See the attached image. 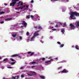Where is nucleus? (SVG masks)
Returning a JSON list of instances; mask_svg holds the SVG:
<instances>
[{"label":"nucleus","mask_w":79,"mask_h":79,"mask_svg":"<svg viewBox=\"0 0 79 79\" xmlns=\"http://www.w3.org/2000/svg\"><path fill=\"white\" fill-rule=\"evenodd\" d=\"M54 1H58V0H53Z\"/></svg>","instance_id":"58"},{"label":"nucleus","mask_w":79,"mask_h":79,"mask_svg":"<svg viewBox=\"0 0 79 79\" xmlns=\"http://www.w3.org/2000/svg\"><path fill=\"white\" fill-rule=\"evenodd\" d=\"M34 54V53H31V56H32V55H33Z\"/></svg>","instance_id":"51"},{"label":"nucleus","mask_w":79,"mask_h":79,"mask_svg":"<svg viewBox=\"0 0 79 79\" xmlns=\"http://www.w3.org/2000/svg\"><path fill=\"white\" fill-rule=\"evenodd\" d=\"M15 26H17V25H15L11 26V28H13V27H15Z\"/></svg>","instance_id":"24"},{"label":"nucleus","mask_w":79,"mask_h":79,"mask_svg":"<svg viewBox=\"0 0 79 79\" xmlns=\"http://www.w3.org/2000/svg\"><path fill=\"white\" fill-rule=\"evenodd\" d=\"M23 8H26L24 9V10H27V9L29 8V6L24 5L23 6L20 7L19 8L20 9H23Z\"/></svg>","instance_id":"6"},{"label":"nucleus","mask_w":79,"mask_h":79,"mask_svg":"<svg viewBox=\"0 0 79 79\" xmlns=\"http://www.w3.org/2000/svg\"><path fill=\"white\" fill-rule=\"evenodd\" d=\"M35 19L34 20V21H38L40 20V17L38 15L35 14L34 15Z\"/></svg>","instance_id":"4"},{"label":"nucleus","mask_w":79,"mask_h":79,"mask_svg":"<svg viewBox=\"0 0 79 79\" xmlns=\"http://www.w3.org/2000/svg\"><path fill=\"white\" fill-rule=\"evenodd\" d=\"M52 58V57H50L48 58V59H51Z\"/></svg>","instance_id":"56"},{"label":"nucleus","mask_w":79,"mask_h":79,"mask_svg":"<svg viewBox=\"0 0 79 79\" xmlns=\"http://www.w3.org/2000/svg\"><path fill=\"white\" fill-rule=\"evenodd\" d=\"M17 5H18L17 6H19V5H20V6H23V2H22V1H19V3H17Z\"/></svg>","instance_id":"11"},{"label":"nucleus","mask_w":79,"mask_h":79,"mask_svg":"<svg viewBox=\"0 0 79 79\" xmlns=\"http://www.w3.org/2000/svg\"><path fill=\"white\" fill-rule=\"evenodd\" d=\"M41 59L42 60H45V59L44 58H41Z\"/></svg>","instance_id":"44"},{"label":"nucleus","mask_w":79,"mask_h":79,"mask_svg":"<svg viewBox=\"0 0 79 79\" xmlns=\"http://www.w3.org/2000/svg\"><path fill=\"white\" fill-rule=\"evenodd\" d=\"M34 66H32L31 68H34Z\"/></svg>","instance_id":"59"},{"label":"nucleus","mask_w":79,"mask_h":79,"mask_svg":"<svg viewBox=\"0 0 79 79\" xmlns=\"http://www.w3.org/2000/svg\"><path fill=\"white\" fill-rule=\"evenodd\" d=\"M1 68H2V69H4V66H1Z\"/></svg>","instance_id":"43"},{"label":"nucleus","mask_w":79,"mask_h":79,"mask_svg":"<svg viewBox=\"0 0 79 79\" xmlns=\"http://www.w3.org/2000/svg\"><path fill=\"white\" fill-rule=\"evenodd\" d=\"M26 34H27V35H29V33L28 32H27Z\"/></svg>","instance_id":"40"},{"label":"nucleus","mask_w":79,"mask_h":79,"mask_svg":"<svg viewBox=\"0 0 79 79\" xmlns=\"http://www.w3.org/2000/svg\"><path fill=\"white\" fill-rule=\"evenodd\" d=\"M75 48H76V49H77V50H79V46H78V45H76L75 46Z\"/></svg>","instance_id":"20"},{"label":"nucleus","mask_w":79,"mask_h":79,"mask_svg":"<svg viewBox=\"0 0 79 79\" xmlns=\"http://www.w3.org/2000/svg\"><path fill=\"white\" fill-rule=\"evenodd\" d=\"M4 13H5L4 12L0 11V15H2V14H4Z\"/></svg>","instance_id":"23"},{"label":"nucleus","mask_w":79,"mask_h":79,"mask_svg":"<svg viewBox=\"0 0 79 79\" xmlns=\"http://www.w3.org/2000/svg\"><path fill=\"white\" fill-rule=\"evenodd\" d=\"M4 5H5V6H7V5H8V4L6 3H4Z\"/></svg>","instance_id":"39"},{"label":"nucleus","mask_w":79,"mask_h":79,"mask_svg":"<svg viewBox=\"0 0 79 79\" xmlns=\"http://www.w3.org/2000/svg\"><path fill=\"white\" fill-rule=\"evenodd\" d=\"M41 39H43V36H42V37L41 38Z\"/></svg>","instance_id":"62"},{"label":"nucleus","mask_w":79,"mask_h":79,"mask_svg":"<svg viewBox=\"0 0 79 79\" xmlns=\"http://www.w3.org/2000/svg\"><path fill=\"white\" fill-rule=\"evenodd\" d=\"M61 68H62V67H58L57 69H61Z\"/></svg>","instance_id":"33"},{"label":"nucleus","mask_w":79,"mask_h":79,"mask_svg":"<svg viewBox=\"0 0 79 79\" xmlns=\"http://www.w3.org/2000/svg\"><path fill=\"white\" fill-rule=\"evenodd\" d=\"M30 73L31 74H30L29 73H28V76H32V75H35V74H36V73L34 72L30 71Z\"/></svg>","instance_id":"8"},{"label":"nucleus","mask_w":79,"mask_h":79,"mask_svg":"<svg viewBox=\"0 0 79 79\" xmlns=\"http://www.w3.org/2000/svg\"><path fill=\"white\" fill-rule=\"evenodd\" d=\"M66 26V22H64L63 23V27H64V26Z\"/></svg>","instance_id":"27"},{"label":"nucleus","mask_w":79,"mask_h":79,"mask_svg":"<svg viewBox=\"0 0 79 79\" xmlns=\"http://www.w3.org/2000/svg\"><path fill=\"white\" fill-rule=\"evenodd\" d=\"M37 26H34V28H35V29H37Z\"/></svg>","instance_id":"46"},{"label":"nucleus","mask_w":79,"mask_h":79,"mask_svg":"<svg viewBox=\"0 0 79 79\" xmlns=\"http://www.w3.org/2000/svg\"><path fill=\"white\" fill-rule=\"evenodd\" d=\"M64 11H65V10H62V12H64Z\"/></svg>","instance_id":"57"},{"label":"nucleus","mask_w":79,"mask_h":79,"mask_svg":"<svg viewBox=\"0 0 79 79\" xmlns=\"http://www.w3.org/2000/svg\"><path fill=\"white\" fill-rule=\"evenodd\" d=\"M69 71L68 70H67L66 69H64L63 71H61L59 72V74L61 73V74H63V73H69Z\"/></svg>","instance_id":"5"},{"label":"nucleus","mask_w":79,"mask_h":79,"mask_svg":"<svg viewBox=\"0 0 79 79\" xmlns=\"http://www.w3.org/2000/svg\"><path fill=\"white\" fill-rule=\"evenodd\" d=\"M15 63H16V61H15V62H12L11 64L12 65H13V64H15Z\"/></svg>","instance_id":"30"},{"label":"nucleus","mask_w":79,"mask_h":79,"mask_svg":"<svg viewBox=\"0 0 79 79\" xmlns=\"http://www.w3.org/2000/svg\"><path fill=\"white\" fill-rule=\"evenodd\" d=\"M52 31H59V30L58 29H56L55 28H54L52 29Z\"/></svg>","instance_id":"18"},{"label":"nucleus","mask_w":79,"mask_h":79,"mask_svg":"<svg viewBox=\"0 0 79 79\" xmlns=\"http://www.w3.org/2000/svg\"><path fill=\"white\" fill-rule=\"evenodd\" d=\"M70 26L71 27V29H70V30H72V29H75V28L76 27L72 24H70Z\"/></svg>","instance_id":"10"},{"label":"nucleus","mask_w":79,"mask_h":79,"mask_svg":"<svg viewBox=\"0 0 79 79\" xmlns=\"http://www.w3.org/2000/svg\"><path fill=\"white\" fill-rule=\"evenodd\" d=\"M30 18V15H28L26 17V19H29V18Z\"/></svg>","instance_id":"22"},{"label":"nucleus","mask_w":79,"mask_h":79,"mask_svg":"<svg viewBox=\"0 0 79 79\" xmlns=\"http://www.w3.org/2000/svg\"><path fill=\"white\" fill-rule=\"evenodd\" d=\"M18 38L19 39H17V40L18 41H21V40H22L23 39V38H22V37L21 36H19L18 37Z\"/></svg>","instance_id":"13"},{"label":"nucleus","mask_w":79,"mask_h":79,"mask_svg":"<svg viewBox=\"0 0 79 79\" xmlns=\"http://www.w3.org/2000/svg\"><path fill=\"white\" fill-rule=\"evenodd\" d=\"M2 57L0 56V60H2Z\"/></svg>","instance_id":"53"},{"label":"nucleus","mask_w":79,"mask_h":79,"mask_svg":"<svg viewBox=\"0 0 79 79\" xmlns=\"http://www.w3.org/2000/svg\"><path fill=\"white\" fill-rule=\"evenodd\" d=\"M31 3H34V1L33 0H32L31 1Z\"/></svg>","instance_id":"48"},{"label":"nucleus","mask_w":79,"mask_h":79,"mask_svg":"<svg viewBox=\"0 0 79 79\" xmlns=\"http://www.w3.org/2000/svg\"><path fill=\"white\" fill-rule=\"evenodd\" d=\"M18 8H16L15 9L16 10H18Z\"/></svg>","instance_id":"61"},{"label":"nucleus","mask_w":79,"mask_h":79,"mask_svg":"<svg viewBox=\"0 0 79 79\" xmlns=\"http://www.w3.org/2000/svg\"><path fill=\"white\" fill-rule=\"evenodd\" d=\"M72 48H74V46H72Z\"/></svg>","instance_id":"60"},{"label":"nucleus","mask_w":79,"mask_h":79,"mask_svg":"<svg viewBox=\"0 0 79 79\" xmlns=\"http://www.w3.org/2000/svg\"><path fill=\"white\" fill-rule=\"evenodd\" d=\"M76 24L77 26L79 27V21L76 22L75 23Z\"/></svg>","instance_id":"17"},{"label":"nucleus","mask_w":79,"mask_h":79,"mask_svg":"<svg viewBox=\"0 0 79 79\" xmlns=\"http://www.w3.org/2000/svg\"><path fill=\"white\" fill-rule=\"evenodd\" d=\"M54 60H58V57H56L54 59Z\"/></svg>","instance_id":"54"},{"label":"nucleus","mask_w":79,"mask_h":79,"mask_svg":"<svg viewBox=\"0 0 79 79\" xmlns=\"http://www.w3.org/2000/svg\"><path fill=\"white\" fill-rule=\"evenodd\" d=\"M58 24H61V25H63V23H61V22H60V23H58Z\"/></svg>","instance_id":"36"},{"label":"nucleus","mask_w":79,"mask_h":79,"mask_svg":"<svg viewBox=\"0 0 79 79\" xmlns=\"http://www.w3.org/2000/svg\"><path fill=\"white\" fill-rule=\"evenodd\" d=\"M20 54H21V53L14 54L11 56V57H16V56H19L20 58H21V56H20Z\"/></svg>","instance_id":"7"},{"label":"nucleus","mask_w":79,"mask_h":79,"mask_svg":"<svg viewBox=\"0 0 79 79\" xmlns=\"http://www.w3.org/2000/svg\"><path fill=\"white\" fill-rule=\"evenodd\" d=\"M11 18H8L5 19V21H10V20H11Z\"/></svg>","instance_id":"21"},{"label":"nucleus","mask_w":79,"mask_h":79,"mask_svg":"<svg viewBox=\"0 0 79 79\" xmlns=\"http://www.w3.org/2000/svg\"><path fill=\"white\" fill-rule=\"evenodd\" d=\"M38 27L39 29H42V27H41L40 26H38Z\"/></svg>","instance_id":"29"},{"label":"nucleus","mask_w":79,"mask_h":79,"mask_svg":"<svg viewBox=\"0 0 79 79\" xmlns=\"http://www.w3.org/2000/svg\"><path fill=\"white\" fill-rule=\"evenodd\" d=\"M40 78H41V79H45V77H44V76H40Z\"/></svg>","instance_id":"19"},{"label":"nucleus","mask_w":79,"mask_h":79,"mask_svg":"<svg viewBox=\"0 0 79 79\" xmlns=\"http://www.w3.org/2000/svg\"><path fill=\"white\" fill-rule=\"evenodd\" d=\"M23 25H24L23 26H21V27H24V26H26L27 25V23L23 21V22L22 23Z\"/></svg>","instance_id":"12"},{"label":"nucleus","mask_w":79,"mask_h":79,"mask_svg":"<svg viewBox=\"0 0 79 79\" xmlns=\"http://www.w3.org/2000/svg\"><path fill=\"white\" fill-rule=\"evenodd\" d=\"M67 2H69V0H67Z\"/></svg>","instance_id":"63"},{"label":"nucleus","mask_w":79,"mask_h":79,"mask_svg":"<svg viewBox=\"0 0 79 79\" xmlns=\"http://www.w3.org/2000/svg\"><path fill=\"white\" fill-rule=\"evenodd\" d=\"M19 78V76L18 75L17 76H16L15 77H12V79H18Z\"/></svg>","instance_id":"14"},{"label":"nucleus","mask_w":79,"mask_h":79,"mask_svg":"<svg viewBox=\"0 0 79 79\" xmlns=\"http://www.w3.org/2000/svg\"><path fill=\"white\" fill-rule=\"evenodd\" d=\"M0 23L1 24H3V23H4V22L3 21L1 22H0Z\"/></svg>","instance_id":"42"},{"label":"nucleus","mask_w":79,"mask_h":79,"mask_svg":"<svg viewBox=\"0 0 79 79\" xmlns=\"http://www.w3.org/2000/svg\"><path fill=\"white\" fill-rule=\"evenodd\" d=\"M57 44H59V45H61V43H60V42H57Z\"/></svg>","instance_id":"35"},{"label":"nucleus","mask_w":79,"mask_h":79,"mask_svg":"<svg viewBox=\"0 0 79 79\" xmlns=\"http://www.w3.org/2000/svg\"><path fill=\"white\" fill-rule=\"evenodd\" d=\"M40 42H41V43H42V44H43L44 43V41H42V40H40Z\"/></svg>","instance_id":"50"},{"label":"nucleus","mask_w":79,"mask_h":79,"mask_svg":"<svg viewBox=\"0 0 79 79\" xmlns=\"http://www.w3.org/2000/svg\"><path fill=\"white\" fill-rule=\"evenodd\" d=\"M36 63V62H31V64H35V63Z\"/></svg>","instance_id":"32"},{"label":"nucleus","mask_w":79,"mask_h":79,"mask_svg":"<svg viewBox=\"0 0 79 79\" xmlns=\"http://www.w3.org/2000/svg\"><path fill=\"white\" fill-rule=\"evenodd\" d=\"M64 46V44H61L60 46V48H62V47H63Z\"/></svg>","instance_id":"25"},{"label":"nucleus","mask_w":79,"mask_h":79,"mask_svg":"<svg viewBox=\"0 0 79 79\" xmlns=\"http://www.w3.org/2000/svg\"><path fill=\"white\" fill-rule=\"evenodd\" d=\"M24 77V75H23V74H22V75H21V77L22 78H23Z\"/></svg>","instance_id":"31"},{"label":"nucleus","mask_w":79,"mask_h":79,"mask_svg":"<svg viewBox=\"0 0 79 79\" xmlns=\"http://www.w3.org/2000/svg\"><path fill=\"white\" fill-rule=\"evenodd\" d=\"M31 53V52H28V54H29V53Z\"/></svg>","instance_id":"55"},{"label":"nucleus","mask_w":79,"mask_h":79,"mask_svg":"<svg viewBox=\"0 0 79 79\" xmlns=\"http://www.w3.org/2000/svg\"><path fill=\"white\" fill-rule=\"evenodd\" d=\"M7 60H8V58H6L5 59H4L3 60V61H7Z\"/></svg>","instance_id":"28"},{"label":"nucleus","mask_w":79,"mask_h":79,"mask_svg":"<svg viewBox=\"0 0 79 79\" xmlns=\"http://www.w3.org/2000/svg\"><path fill=\"white\" fill-rule=\"evenodd\" d=\"M50 29H52L53 28H54V27H52V26H50Z\"/></svg>","instance_id":"47"},{"label":"nucleus","mask_w":79,"mask_h":79,"mask_svg":"<svg viewBox=\"0 0 79 79\" xmlns=\"http://www.w3.org/2000/svg\"><path fill=\"white\" fill-rule=\"evenodd\" d=\"M75 16H79V14L75 12H72L70 13V18L71 19H76Z\"/></svg>","instance_id":"2"},{"label":"nucleus","mask_w":79,"mask_h":79,"mask_svg":"<svg viewBox=\"0 0 79 79\" xmlns=\"http://www.w3.org/2000/svg\"><path fill=\"white\" fill-rule=\"evenodd\" d=\"M20 69H23V67H22L21 68H20Z\"/></svg>","instance_id":"52"},{"label":"nucleus","mask_w":79,"mask_h":79,"mask_svg":"<svg viewBox=\"0 0 79 79\" xmlns=\"http://www.w3.org/2000/svg\"><path fill=\"white\" fill-rule=\"evenodd\" d=\"M31 18H33L34 17V16H33L32 15H31L30 16Z\"/></svg>","instance_id":"38"},{"label":"nucleus","mask_w":79,"mask_h":79,"mask_svg":"<svg viewBox=\"0 0 79 79\" xmlns=\"http://www.w3.org/2000/svg\"><path fill=\"white\" fill-rule=\"evenodd\" d=\"M74 8H76V7H74Z\"/></svg>","instance_id":"64"},{"label":"nucleus","mask_w":79,"mask_h":79,"mask_svg":"<svg viewBox=\"0 0 79 79\" xmlns=\"http://www.w3.org/2000/svg\"><path fill=\"white\" fill-rule=\"evenodd\" d=\"M38 35H39V34H38V31L35 32L34 33V35L32 37H31V38H30V37H28V38L27 42H29V41H34V38H35V37L36 36H37Z\"/></svg>","instance_id":"1"},{"label":"nucleus","mask_w":79,"mask_h":79,"mask_svg":"<svg viewBox=\"0 0 79 79\" xmlns=\"http://www.w3.org/2000/svg\"><path fill=\"white\" fill-rule=\"evenodd\" d=\"M53 59H51V60H47L45 62V63H46V65H48V64H50V62H51V61H53Z\"/></svg>","instance_id":"9"},{"label":"nucleus","mask_w":79,"mask_h":79,"mask_svg":"<svg viewBox=\"0 0 79 79\" xmlns=\"http://www.w3.org/2000/svg\"><path fill=\"white\" fill-rule=\"evenodd\" d=\"M66 60H62L61 62H60V63H66Z\"/></svg>","instance_id":"26"},{"label":"nucleus","mask_w":79,"mask_h":79,"mask_svg":"<svg viewBox=\"0 0 79 79\" xmlns=\"http://www.w3.org/2000/svg\"><path fill=\"white\" fill-rule=\"evenodd\" d=\"M21 12V10L20 12H16V13H20Z\"/></svg>","instance_id":"49"},{"label":"nucleus","mask_w":79,"mask_h":79,"mask_svg":"<svg viewBox=\"0 0 79 79\" xmlns=\"http://www.w3.org/2000/svg\"><path fill=\"white\" fill-rule=\"evenodd\" d=\"M19 0H12V3H10V6H15V4L16 3V2H19Z\"/></svg>","instance_id":"3"},{"label":"nucleus","mask_w":79,"mask_h":79,"mask_svg":"<svg viewBox=\"0 0 79 79\" xmlns=\"http://www.w3.org/2000/svg\"><path fill=\"white\" fill-rule=\"evenodd\" d=\"M55 27H58V25L56 24V25L55 26Z\"/></svg>","instance_id":"41"},{"label":"nucleus","mask_w":79,"mask_h":79,"mask_svg":"<svg viewBox=\"0 0 79 79\" xmlns=\"http://www.w3.org/2000/svg\"><path fill=\"white\" fill-rule=\"evenodd\" d=\"M7 68H9L10 69H11L12 68V67H7Z\"/></svg>","instance_id":"45"},{"label":"nucleus","mask_w":79,"mask_h":79,"mask_svg":"<svg viewBox=\"0 0 79 79\" xmlns=\"http://www.w3.org/2000/svg\"><path fill=\"white\" fill-rule=\"evenodd\" d=\"M10 60H11V61H15V60L11 58L10 59Z\"/></svg>","instance_id":"34"},{"label":"nucleus","mask_w":79,"mask_h":79,"mask_svg":"<svg viewBox=\"0 0 79 79\" xmlns=\"http://www.w3.org/2000/svg\"><path fill=\"white\" fill-rule=\"evenodd\" d=\"M17 34L16 33H14L12 35V37H15L16 36Z\"/></svg>","instance_id":"16"},{"label":"nucleus","mask_w":79,"mask_h":79,"mask_svg":"<svg viewBox=\"0 0 79 79\" xmlns=\"http://www.w3.org/2000/svg\"><path fill=\"white\" fill-rule=\"evenodd\" d=\"M61 32L62 33V34H64V32H65V31H64V28L61 29Z\"/></svg>","instance_id":"15"},{"label":"nucleus","mask_w":79,"mask_h":79,"mask_svg":"<svg viewBox=\"0 0 79 79\" xmlns=\"http://www.w3.org/2000/svg\"><path fill=\"white\" fill-rule=\"evenodd\" d=\"M49 38L50 39H53V37L52 36H50Z\"/></svg>","instance_id":"37"}]
</instances>
